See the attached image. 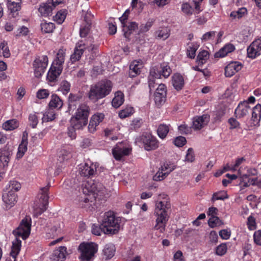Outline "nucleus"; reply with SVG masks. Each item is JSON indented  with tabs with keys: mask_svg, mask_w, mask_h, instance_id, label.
<instances>
[{
	"mask_svg": "<svg viewBox=\"0 0 261 261\" xmlns=\"http://www.w3.org/2000/svg\"><path fill=\"white\" fill-rule=\"evenodd\" d=\"M171 204L167 196L160 194L155 201L153 216L155 218L154 229L163 232L170 218Z\"/></svg>",
	"mask_w": 261,
	"mask_h": 261,
	"instance_id": "nucleus-1",
	"label": "nucleus"
},
{
	"mask_svg": "<svg viewBox=\"0 0 261 261\" xmlns=\"http://www.w3.org/2000/svg\"><path fill=\"white\" fill-rule=\"evenodd\" d=\"M31 217L26 216L22 220L19 226L13 230V233L16 238L12 242L10 255L14 258V261H15L21 249V241L19 238L21 237L23 240L28 238L31 232Z\"/></svg>",
	"mask_w": 261,
	"mask_h": 261,
	"instance_id": "nucleus-2",
	"label": "nucleus"
},
{
	"mask_svg": "<svg viewBox=\"0 0 261 261\" xmlns=\"http://www.w3.org/2000/svg\"><path fill=\"white\" fill-rule=\"evenodd\" d=\"M121 223L120 217L116 216L113 212L108 211L104 214L100 221V226L105 234H115L118 233Z\"/></svg>",
	"mask_w": 261,
	"mask_h": 261,
	"instance_id": "nucleus-3",
	"label": "nucleus"
},
{
	"mask_svg": "<svg viewBox=\"0 0 261 261\" xmlns=\"http://www.w3.org/2000/svg\"><path fill=\"white\" fill-rule=\"evenodd\" d=\"M113 84L109 80H102L91 86L88 92L89 98L96 101L109 95L112 91Z\"/></svg>",
	"mask_w": 261,
	"mask_h": 261,
	"instance_id": "nucleus-4",
	"label": "nucleus"
},
{
	"mask_svg": "<svg viewBox=\"0 0 261 261\" xmlns=\"http://www.w3.org/2000/svg\"><path fill=\"white\" fill-rule=\"evenodd\" d=\"M97 48L98 45L94 44L93 39L91 37L80 40L76 44L74 53L71 55L70 60L72 63H74L81 59L84 52L94 54Z\"/></svg>",
	"mask_w": 261,
	"mask_h": 261,
	"instance_id": "nucleus-5",
	"label": "nucleus"
},
{
	"mask_svg": "<svg viewBox=\"0 0 261 261\" xmlns=\"http://www.w3.org/2000/svg\"><path fill=\"white\" fill-rule=\"evenodd\" d=\"M89 113L90 108L87 105H80L70 118L71 124L77 129H83L88 123Z\"/></svg>",
	"mask_w": 261,
	"mask_h": 261,
	"instance_id": "nucleus-6",
	"label": "nucleus"
},
{
	"mask_svg": "<svg viewBox=\"0 0 261 261\" xmlns=\"http://www.w3.org/2000/svg\"><path fill=\"white\" fill-rule=\"evenodd\" d=\"M172 72L170 66L165 64H161L160 65L152 67L150 71L148 76V86L150 90L155 88V81L156 79L168 77Z\"/></svg>",
	"mask_w": 261,
	"mask_h": 261,
	"instance_id": "nucleus-7",
	"label": "nucleus"
},
{
	"mask_svg": "<svg viewBox=\"0 0 261 261\" xmlns=\"http://www.w3.org/2000/svg\"><path fill=\"white\" fill-rule=\"evenodd\" d=\"M136 143L146 151L156 149L160 143L157 138L150 133H145L136 139Z\"/></svg>",
	"mask_w": 261,
	"mask_h": 261,
	"instance_id": "nucleus-8",
	"label": "nucleus"
},
{
	"mask_svg": "<svg viewBox=\"0 0 261 261\" xmlns=\"http://www.w3.org/2000/svg\"><path fill=\"white\" fill-rule=\"evenodd\" d=\"M81 253L80 258L82 261H91L98 250L97 245L94 243H82L78 248Z\"/></svg>",
	"mask_w": 261,
	"mask_h": 261,
	"instance_id": "nucleus-9",
	"label": "nucleus"
},
{
	"mask_svg": "<svg viewBox=\"0 0 261 261\" xmlns=\"http://www.w3.org/2000/svg\"><path fill=\"white\" fill-rule=\"evenodd\" d=\"M48 189L47 186L41 189L39 201L35 202L33 206L34 216L38 217L46 210L49 198L47 193Z\"/></svg>",
	"mask_w": 261,
	"mask_h": 261,
	"instance_id": "nucleus-10",
	"label": "nucleus"
},
{
	"mask_svg": "<svg viewBox=\"0 0 261 261\" xmlns=\"http://www.w3.org/2000/svg\"><path fill=\"white\" fill-rule=\"evenodd\" d=\"M83 193L85 195L93 194L94 197L98 196V193H103L104 188L103 185L95 180L88 179L83 181L82 185Z\"/></svg>",
	"mask_w": 261,
	"mask_h": 261,
	"instance_id": "nucleus-11",
	"label": "nucleus"
},
{
	"mask_svg": "<svg viewBox=\"0 0 261 261\" xmlns=\"http://www.w3.org/2000/svg\"><path fill=\"white\" fill-rule=\"evenodd\" d=\"M132 148L126 141L118 143L112 149L113 156L116 160H120L124 156L129 154Z\"/></svg>",
	"mask_w": 261,
	"mask_h": 261,
	"instance_id": "nucleus-12",
	"label": "nucleus"
},
{
	"mask_svg": "<svg viewBox=\"0 0 261 261\" xmlns=\"http://www.w3.org/2000/svg\"><path fill=\"white\" fill-rule=\"evenodd\" d=\"M203 0H193V4L194 5V9L188 3H183L181 6V10L182 13L186 16H191L193 12L199 14L202 11L203 7L202 3Z\"/></svg>",
	"mask_w": 261,
	"mask_h": 261,
	"instance_id": "nucleus-13",
	"label": "nucleus"
},
{
	"mask_svg": "<svg viewBox=\"0 0 261 261\" xmlns=\"http://www.w3.org/2000/svg\"><path fill=\"white\" fill-rule=\"evenodd\" d=\"M48 65V58L42 56L35 60L33 63L34 74L36 77H40L44 73Z\"/></svg>",
	"mask_w": 261,
	"mask_h": 261,
	"instance_id": "nucleus-14",
	"label": "nucleus"
},
{
	"mask_svg": "<svg viewBox=\"0 0 261 261\" xmlns=\"http://www.w3.org/2000/svg\"><path fill=\"white\" fill-rule=\"evenodd\" d=\"M157 85L158 86L154 94V100L156 106L160 107L165 102L167 90L164 84L155 82V87Z\"/></svg>",
	"mask_w": 261,
	"mask_h": 261,
	"instance_id": "nucleus-15",
	"label": "nucleus"
},
{
	"mask_svg": "<svg viewBox=\"0 0 261 261\" xmlns=\"http://www.w3.org/2000/svg\"><path fill=\"white\" fill-rule=\"evenodd\" d=\"M249 58L255 59L261 55V37L254 40L247 48Z\"/></svg>",
	"mask_w": 261,
	"mask_h": 261,
	"instance_id": "nucleus-16",
	"label": "nucleus"
},
{
	"mask_svg": "<svg viewBox=\"0 0 261 261\" xmlns=\"http://www.w3.org/2000/svg\"><path fill=\"white\" fill-rule=\"evenodd\" d=\"M96 171V165L90 162L81 165L79 172L81 176L90 177L93 175Z\"/></svg>",
	"mask_w": 261,
	"mask_h": 261,
	"instance_id": "nucleus-17",
	"label": "nucleus"
},
{
	"mask_svg": "<svg viewBox=\"0 0 261 261\" xmlns=\"http://www.w3.org/2000/svg\"><path fill=\"white\" fill-rule=\"evenodd\" d=\"M104 117V114L100 113H97L92 115L88 127L89 132L91 133L95 132L97 126L102 121Z\"/></svg>",
	"mask_w": 261,
	"mask_h": 261,
	"instance_id": "nucleus-18",
	"label": "nucleus"
},
{
	"mask_svg": "<svg viewBox=\"0 0 261 261\" xmlns=\"http://www.w3.org/2000/svg\"><path fill=\"white\" fill-rule=\"evenodd\" d=\"M209 121L210 116L206 114L195 117L193 119L192 127L195 130L200 129L204 126L206 125Z\"/></svg>",
	"mask_w": 261,
	"mask_h": 261,
	"instance_id": "nucleus-19",
	"label": "nucleus"
},
{
	"mask_svg": "<svg viewBox=\"0 0 261 261\" xmlns=\"http://www.w3.org/2000/svg\"><path fill=\"white\" fill-rule=\"evenodd\" d=\"M20 3L21 0L8 1L7 7L9 11V15L11 17L15 18L18 15V11L21 9Z\"/></svg>",
	"mask_w": 261,
	"mask_h": 261,
	"instance_id": "nucleus-20",
	"label": "nucleus"
},
{
	"mask_svg": "<svg viewBox=\"0 0 261 261\" xmlns=\"http://www.w3.org/2000/svg\"><path fill=\"white\" fill-rule=\"evenodd\" d=\"M242 68V65L239 62H232L225 68V74L226 77H231Z\"/></svg>",
	"mask_w": 261,
	"mask_h": 261,
	"instance_id": "nucleus-21",
	"label": "nucleus"
},
{
	"mask_svg": "<svg viewBox=\"0 0 261 261\" xmlns=\"http://www.w3.org/2000/svg\"><path fill=\"white\" fill-rule=\"evenodd\" d=\"M143 66V63L141 60H135L133 61L129 65V76L133 77L139 75Z\"/></svg>",
	"mask_w": 261,
	"mask_h": 261,
	"instance_id": "nucleus-22",
	"label": "nucleus"
},
{
	"mask_svg": "<svg viewBox=\"0 0 261 261\" xmlns=\"http://www.w3.org/2000/svg\"><path fill=\"white\" fill-rule=\"evenodd\" d=\"M63 70V67H60L54 64H52L49 70L47 75V79L49 82L55 81L59 75L62 73Z\"/></svg>",
	"mask_w": 261,
	"mask_h": 261,
	"instance_id": "nucleus-23",
	"label": "nucleus"
},
{
	"mask_svg": "<svg viewBox=\"0 0 261 261\" xmlns=\"http://www.w3.org/2000/svg\"><path fill=\"white\" fill-rule=\"evenodd\" d=\"M66 255V248L64 246H61L54 251L51 259L53 261H64Z\"/></svg>",
	"mask_w": 261,
	"mask_h": 261,
	"instance_id": "nucleus-24",
	"label": "nucleus"
},
{
	"mask_svg": "<svg viewBox=\"0 0 261 261\" xmlns=\"http://www.w3.org/2000/svg\"><path fill=\"white\" fill-rule=\"evenodd\" d=\"M3 200L6 204V207L10 208L16 202V195L14 191H8L7 193L3 194Z\"/></svg>",
	"mask_w": 261,
	"mask_h": 261,
	"instance_id": "nucleus-25",
	"label": "nucleus"
},
{
	"mask_svg": "<svg viewBox=\"0 0 261 261\" xmlns=\"http://www.w3.org/2000/svg\"><path fill=\"white\" fill-rule=\"evenodd\" d=\"M171 83L173 87L176 90H180L185 85V81L183 76L179 73H174L171 79Z\"/></svg>",
	"mask_w": 261,
	"mask_h": 261,
	"instance_id": "nucleus-26",
	"label": "nucleus"
},
{
	"mask_svg": "<svg viewBox=\"0 0 261 261\" xmlns=\"http://www.w3.org/2000/svg\"><path fill=\"white\" fill-rule=\"evenodd\" d=\"M63 105V100L56 94H52L50 96V99L48 103L49 108L60 110Z\"/></svg>",
	"mask_w": 261,
	"mask_h": 261,
	"instance_id": "nucleus-27",
	"label": "nucleus"
},
{
	"mask_svg": "<svg viewBox=\"0 0 261 261\" xmlns=\"http://www.w3.org/2000/svg\"><path fill=\"white\" fill-rule=\"evenodd\" d=\"M250 107L247 102H241L235 110V114L239 118L243 117L248 114Z\"/></svg>",
	"mask_w": 261,
	"mask_h": 261,
	"instance_id": "nucleus-28",
	"label": "nucleus"
},
{
	"mask_svg": "<svg viewBox=\"0 0 261 261\" xmlns=\"http://www.w3.org/2000/svg\"><path fill=\"white\" fill-rule=\"evenodd\" d=\"M27 133L24 132L22 137L21 143L19 144L18 148V151L17 153V158H21L23 156L24 153L27 150L28 141H27Z\"/></svg>",
	"mask_w": 261,
	"mask_h": 261,
	"instance_id": "nucleus-29",
	"label": "nucleus"
},
{
	"mask_svg": "<svg viewBox=\"0 0 261 261\" xmlns=\"http://www.w3.org/2000/svg\"><path fill=\"white\" fill-rule=\"evenodd\" d=\"M170 35V29L166 27H160L155 32L154 36L156 38L165 40Z\"/></svg>",
	"mask_w": 261,
	"mask_h": 261,
	"instance_id": "nucleus-30",
	"label": "nucleus"
},
{
	"mask_svg": "<svg viewBox=\"0 0 261 261\" xmlns=\"http://www.w3.org/2000/svg\"><path fill=\"white\" fill-rule=\"evenodd\" d=\"M235 49V47L232 44H227L218 51L215 54V58H223L228 53L232 52Z\"/></svg>",
	"mask_w": 261,
	"mask_h": 261,
	"instance_id": "nucleus-31",
	"label": "nucleus"
},
{
	"mask_svg": "<svg viewBox=\"0 0 261 261\" xmlns=\"http://www.w3.org/2000/svg\"><path fill=\"white\" fill-rule=\"evenodd\" d=\"M66 55V49L64 48H61L58 51L56 57L53 64L60 67H63V65L65 61Z\"/></svg>",
	"mask_w": 261,
	"mask_h": 261,
	"instance_id": "nucleus-32",
	"label": "nucleus"
},
{
	"mask_svg": "<svg viewBox=\"0 0 261 261\" xmlns=\"http://www.w3.org/2000/svg\"><path fill=\"white\" fill-rule=\"evenodd\" d=\"M53 10V8L52 5L49 3L48 2L41 4L38 8V11L40 14L44 17L51 15L52 14Z\"/></svg>",
	"mask_w": 261,
	"mask_h": 261,
	"instance_id": "nucleus-33",
	"label": "nucleus"
},
{
	"mask_svg": "<svg viewBox=\"0 0 261 261\" xmlns=\"http://www.w3.org/2000/svg\"><path fill=\"white\" fill-rule=\"evenodd\" d=\"M124 102V94L121 91H117L115 94V96L112 101V105L115 108H118Z\"/></svg>",
	"mask_w": 261,
	"mask_h": 261,
	"instance_id": "nucleus-34",
	"label": "nucleus"
},
{
	"mask_svg": "<svg viewBox=\"0 0 261 261\" xmlns=\"http://www.w3.org/2000/svg\"><path fill=\"white\" fill-rule=\"evenodd\" d=\"M115 252V247L113 244H106L103 249V254L107 259L111 258Z\"/></svg>",
	"mask_w": 261,
	"mask_h": 261,
	"instance_id": "nucleus-35",
	"label": "nucleus"
},
{
	"mask_svg": "<svg viewBox=\"0 0 261 261\" xmlns=\"http://www.w3.org/2000/svg\"><path fill=\"white\" fill-rule=\"evenodd\" d=\"M19 126V122L16 119L7 120L3 124V128L6 130H12Z\"/></svg>",
	"mask_w": 261,
	"mask_h": 261,
	"instance_id": "nucleus-36",
	"label": "nucleus"
},
{
	"mask_svg": "<svg viewBox=\"0 0 261 261\" xmlns=\"http://www.w3.org/2000/svg\"><path fill=\"white\" fill-rule=\"evenodd\" d=\"M61 232L60 224H57L51 227L46 233V237L48 239L54 238Z\"/></svg>",
	"mask_w": 261,
	"mask_h": 261,
	"instance_id": "nucleus-37",
	"label": "nucleus"
},
{
	"mask_svg": "<svg viewBox=\"0 0 261 261\" xmlns=\"http://www.w3.org/2000/svg\"><path fill=\"white\" fill-rule=\"evenodd\" d=\"M41 31L43 33H51L55 28L54 23L47 22L46 21H43L41 24Z\"/></svg>",
	"mask_w": 261,
	"mask_h": 261,
	"instance_id": "nucleus-38",
	"label": "nucleus"
},
{
	"mask_svg": "<svg viewBox=\"0 0 261 261\" xmlns=\"http://www.w3.org/2000/svg\"><path fill=\"white\" fill-rule=\"evenodd\" d=\"M0 54L6 58H9L11 56L8 42L5 40L2 41L0 43Z\"/></svg>",
	"mask_w": 261,
	"mask_h": 261,
	"instance_id": "nucleus-39",
	"label": "nucleus"
},
{
	"mask_svg": "<svg viewBox=\"0 0 261 261\" xmlns=\"http://www.w3.org/2000/svg\"><path fill=\"white\" fill-rule=\"evenodd\" d=\"M51 108L47 109L43 114V116L42 118L43 122H48L54 120L56 118V114Z\"/></svg>",
	"mask_w": 261,
	"mask_h": 261,
	"instance_id": "nucleus-40",
	"label": "nucleus"
},
{
	"mask_svg": "<svg viewBox=\"0 0 261 261\" xmlns=\"http://www.w3.org/2000/svg\"><path fill=\"white\" fill-rule=\"evenodd\" d=\"M252 117L253 121L258 122L261 118V105H256L253 109Z\"/></svg>",
	"mask_w": 261,
	"mask_h": 261,
	"instance_id": "nucleus-41",
	"label": "nucleus"
},
{
	"mask_svg": "<svg viewBox=\"0 0 261 261\" xmlns=\"http://www.w3.org/2000/svg\"><path fill=\"white\" fill-rule=\"evenodd\" d=\"M208 58V52L205 50H202L198 55L196 61L198 65H202L206 62Z\"/></svg>",
	"mask_w": 261,
	"mask_h": 261,
	"instance_id": "nucleus-42",
	"label": "nucleus"
},
{
	"mask_svg": "<svg viewBox=\"0 0 261 261\" xmlns=\"http://www.w3.org/2000/svg\"><path fill=\"white\" fill-rule=\"evenodd\" d=\"M169 130V126L168 125L161 124L158 128L157 133L159 137L163 139L166 138Z\"/></svg>",
	"mask_w": 261,
	"mask_h": 261,
	"instance_id": "nucleus-43",
	"label": "nucleus"
},
{
	"mask_svg": "<svg viewBox=\"0 0 261 261\" xmlns=\"http://www.w3.org/2000/svg\"><path fill=\"white\" fill-rule=\"evenodd\" d=\"M11 155V152L8 149H4L0 151V161L4 166L7 165L9 162Z\"/></svg>",
	"mask_w": 261,
	"mask_h": 261,
	"instance_id": "nucleus-44",
	"label": "nucleus"
},
{
	"mask_svg": "<svg viewBox=\"0 0 261 261\" xmlns=\"http://www.w3.org/2000/svg\"><path fill=\"white\" fill-rule=\"evenodd\" d=\"M228 198V196L227 195L226 192L225 191H221L213 194L212 197V201L214 202L218 200H224Z\"/></svg>",
	"mask_w": 261,
	"mask_h": 261,
	"instance_id": "nucleus-45",
	"label": "nucleus"
},
{
	"mask_svg": "<svg viewBox=\"0 0 261 261\" xmlns=\"http://www.w3.org/2000/svg\"><path fill=\"white\" fill-rule=\"evenodd\" d=\"M70 84L66 81H62L58 89V91L61 92L64 95H66L70 91Z\"/></svg>",
	"mask_w": 261,
	"mask_h": 261,
	"instance_id": "nucleus-46",
	"label": "nucleus"
},
{
	"mask_svg": "<svg viewBox=\"0 0 261 261\" xmlns=\"http://www.w3.org/2000/svg\"><path fill=\"white\" fill-rule=\"evenodd\" d=\"M216 38V32L210 31L204 34L202 37V41H210L212 43H215V39Z\"/></svg>",
	"mask_w": 261,
	"mask_h": 261,
	"instance_id": "nucleus-47",
	"label": "nucleus"
},
{
	"mask_svg": "<svg viewBox=\"0 0 261 261\" xmlns=\"http://www.w3.org/2000/svg\"><path fill=\"white\" fill-rule=\"evenodd\" d=\"M134 111L133 107L127 106L119 112V116L121 118H125L133 114Z\"/></svg>",
	"mask_w": 261,
	"mask_h": 261,
	"instance_id": "nucleus-48",
	"label": "nucleus"
},
{
	"mask_svg": "<svg viewBox=\"0 0 261 261\" xmlns=\"http://www.w3.org/2000/svg\"><path fill=\"white\" fill-rule=\"evenodd\" d=\"M21 188L20 184L16 180H11L6 186L9 191H18Z\"/></svg>",
	"mask_w": 261,
	"mask_h": 261,
	"instance_id": "nucleus-49",
	"label": "nucleus"
},
{
	"mask_svg": "<svg viewBox=\"0 0 261 261\" xmlns=\"http://www.w3.org/2000/svg\"><path fill=\"white\" fill-rule=\"evenodd\" d=\"M208 224L210 227L214 228L221 225L222 222L218 217H211L208 221Z\"/></svg>",
	"mask_w": 261,
	"mask_h": 261,
	"instance_id": "nucleus-50",
	"label": "nucleus"
},
{
	"mask_svg": "<svg viewBox=\"0 0 261 261\" xmlns=\"http://www.w3.org/2000/svg\"><path fill=\"white\" fill-rule=\"evenodd\" d=\"M245 160L244 158H238L236 161L235 164L231 166H227L224 167V170L225 171H234L237 170V168L242 163V162Z\"/></svg>",
	"mask_w": 261,
	"mask_h": 261,
	"instance_id": "nucleus-51",
	"label": "nucleus"
},
{
	"mask_svg": "<svg viewBox=\"0 0 261 261\" xmlns=\"http://www.w3.org/2000/svg\"><path fill=\"white\" fill-rule=\"evenodd\" d=\"M50 92L45 89H40L36 92V97L39 99H46L48 97Z\"/></svg>",
	"mask_w": 261,
	"mask_h": 261,
	"instance_id": "nucleus-52",
	"label": "nucleus"
},
{
	"mask_svg": "<svg viewBox=\"0 0 261 261\" xmlns=\"http://www.w3.org/2000/svg\"><path fill=\"white\" fill-rule=\"evenodd\" d=\"M66 12L64 10L59 11L55 16V20L59 24L62 23L65 19Z\"/></svg>",
	"mask_w": 261,
	"mask_h": 261,
	"instance_id": "nucleus-53",
	"label": "nucleus"
},
{
	"mask_svg": "<svg viewBox=\"0 0 261 261\" xmlns=\"http://www.w3.org/2000/svg\"><path fill=\"white\" fill-rule=\"evenodd\" d=\"M227 250V247L226 243H222L218 246L216 249V254L219 256L224 255Z\"/></svg>",
	"mask_w": 261,
	"mask_h": 261,
	"instance_id": "nucleus-54",
	"label": "nucleus"
},
{
	"mask_svg": "<svg viewBox=\"0 0 261 261\" xmlns=\"http://www.w3.org/2000/svg\"><path fill=\"white\" fill-rule=\"evenodd\" d=\"M29 32V29L25 26H22L18 28L15 32L14 35L16 37L25 36Z\"/></svg>",
	"mask_w": 261,
	"mask_h": 261,
	"instance_id": "nucleus-55",
	"label": "nucleus"
},
{
	"mask_svg": "<svg viewBox=\"0 0 261 261\" xmlns=\"http://www.w3.org/2000/svg\"><path fill=\"white\" fill-rule=\"evenodd\" d=\"M246 12V9L244 8L240 9L238 11H232L230 14V17L233 19H239L242 17L243 15Z\"/></svg>",
	"mask_w": 261,
	"mask_h": 261,
	"instance_id": "nucleus-56",
	"label": "nucleus"
},
{
	"mask_svg": "<svg viewBox=\"0 0 261 261\" xmlns=\"http://www.w3.org/2000/svg\"><path fill=\"white\" fill-rule=\"evenodd\" d=\"M153 23L152 19L148 20L145 23H142L140 27V31L141 32H146L152 27Z\"/></svg>",
	"mask_w": 261,
	"mask_h": 261,
	"instance_id": "nucleus-57",
	"label": "nucleus"
},
{
	"mask_svg": "<svg viewBox=\"0 0 261 261\" xmlns=\"http://www.w3.org/2000/svg\"><path fill=\"white\" fill-rule=\"evenodd\" d=\"M29 120L30 125L33 128H35L38 123V118L36 114H31L29 116Z\"/></svg>",
	"mask_w": 261,
	"mask_h": 261,
	"instance_id": "nucleus-58",
	"label": "nucleus"
},
{
	"mask_svg": "<svg viewBox=\"0 0 261 261\" xmlns=\"http://www.w3.org/2000/svg\"><path fill=\"white\" fill-rule=\"evenodd\" d=\"M174 144L177 147H182L186 143V138L182 136H179L174 140Z\"/></svg>",
	"mask_w": 261,
	"mask_h": 261,
	"instance_id": "nucleus-59",
	"label": "nucleus"
},
{
	"mask_svg": "<svg viewBox=\"0 0 261 261\" xmlns=\"http://www.w3.org/2000/svg\"><path fill=\"white\" fill-rule=\"evenodd\" d=\"M247 225L250 230H254L256 228L255 219L254 217L250 216L248 218Z\"/></svg>",
	"mask_w": 261,
	"mask_h": 261,
	"instance_id": "nucleus-60",
	"label": "nucleus"
},
{
	"mask_svg": "<svg viewBox=\"0 0 261 261\" xmlns=\"http://www.w3.org/2000/svg\"><path fill=\"white\" fill-rule=\"evenodd\" d=\"M196 50L197 48L196 46L193 45L189 46L187 48V56L191 59L194 58Z\"/></svg>",
	"mask_w": 261,
	"mask_h": 261,
	"instance_id": "nucleus-61",
	"label": "nucleus"
},
{
	"mask_svg": "<svg viewBox=\"0 0 261 261\" xmlns=\"http://www.w3.org/2000/svg\"><path fill=\"white\" fill-rule=\"evenodd\" d=\"M167 174H165L163 171L159 169L157 173L154 175L153 179L156 181H160L165 178Z\"/></svg>",
	"mask_w": 261,
	"mask_h": 261,
	"instance_id": "nucleus-62",
	"label": "nucleus"
},
{
	"mask_svg": "<svg viewBox=\"0 0 261 261\" xmlns=\"http://www.w3.org/2000/svg\"><path fill=\"white\" fill-rule=\"evenodd\" d=\"M92 233L96 236H100L103 229L101 226L99 227L96 224H93L91 229Z\"/></svg>",
	"mask_w": 261,
	"mask_h": 261,
	"instance_id": "nucleus-63",
	"label": "nucleus"
},
{
	"mask_svg": "<svg viewBox=\"0 0 261 261\" xmlns=\"http://www.w3.org/2000/svg\"><path fill=\"white\" fill-rule=\"evenodd\" d=\"M253 239L255 244L261 245V231L260 230L255 231L253 234Z\"/></svg>",
	"mask_w": 261,
	"mask_h": 261,
	"instance_id": "nucleus-64",
	"label": "nucleus"
}]
</instances>
